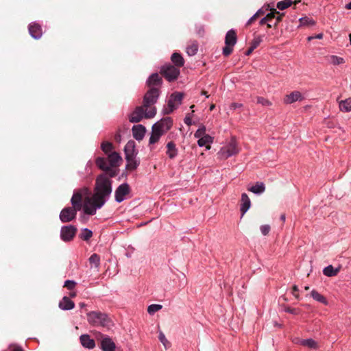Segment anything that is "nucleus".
<instances>
[{"mask_svg":"<svg viewBox=\"0 0 351 351\" xmlns=\"http://www.w3.org/2000/svg\"><path fill=\"white\" fill-rule=\"evenodd\" d=\"M162 306L161 304H153L148 306L147 312L149 315H154L157 311L162 309Z\"/></svg>","mask_w":351,"mask_h":351,"instance_id":"nucleus-46","label":"nucleus"},{"mask_svg":"<svg viewBox=\"0 0 351 351\" xmlns=\"http://www.w3.org/2000/svg\"><path fill=\"white\" fill-rule=\"evenodd\" d=\"M340 270V267L335 268L332 265H330L323 269V274L328 277H333L337 275Z\"/></svg>","mask_w":351,"mask_h":351,"instance_id":"nucleus-28","label":"nucleus"},{"mask_svg":"<svg viewBox=\"0 0 351 351\" xmlns=\"http://www.w3.org/2000/svg\"><path fill=\"white\" fill-rule=\"evenodd\" d=\"M100 348L102 351H115L116 345L110 337L104 335L101 340Z\"/></svg>","mask_w":351,"mask_h":351,"instance_id":"nucleus-11","label":"nucleus"},{"mask_svg":"<svg viewBox=\"0 0 351 351\" xmlns=\"http://www.w3.org/2000/svg\"><path fill=\"white\" fill-rule=\"evenodd\" d=\"M58 306L63 311H69L75 307V303L69 297L64 296L59 302Z\"/></svg>","mask_w":351,"mask_h":351,"instance_id":"nucleus-20","label":"nucleus"},{"mask_svg":"<svg viewBox=\"0 0 351 351\" xmlns=\"http://www.w3.org/2000/svg\"><path fill=\"white\" fill-rule=\"evenodd\" d=\"M95 163L97 166L103 171L108 170L109 165H108V161L106 158L103 157H98L95 160Z\"/></svg>","mask_w":351,"mask_h":351,"instance_id":"nucleus-36","label":"nucleus"},{"mask_svg":"<svg viewBox=\"0 0 351 351\" xmlns=\"http://www.w3.org/2000/svg\"><path fill=\"white\" fill-rule=\"evenodd\" d=\"M13 351H24L21 347H16L14 348Z\"/></svg>","mask_w":351,"mask_h":351,"instance_id":"nucleus-62","label":"nucleus"},{"mask_svg":"<svg viewBox=\"0 0 351 351\" xmlns=\"http://www.w3.org/2000/svg\"><path fill=\"white\" fill-rule=\"evenodd\" d=\"M206 134V127L204 125H201L195 132L194 136L199 139V138L204 136Z\"/></svg>","mask_w":351,"mask_h":351,"instance_id":"nucleus-47","label":"nucleus"},{"mask_svg":"<svg viewBox=\"0 0 351 351\" xmlns=\"http://www.w3.org/2000/svg\"><path fill=\"white\" fill-rule=\"evenodd\" d=\"M69 295L71 298H74V297L76 296V292L75 291H71V292H70Z\"/></svg>","mask_w":351,"mask_h":351,"instance_id":"nucleus-61","label":"nucleus"},{"mask_svg":"<svg viewBox=\"0 0 351 351\" xmlns=\"http://www.w3.org/2000/svg\"><path fill=\"white\" fill-rule=\"evenodd\" d=\"M311 297L316 301L319 302H321L324 304H328V302L326 300V299L325 298V297H324L322 295H321L320 293H319L317 291L315 290H312L311 292Z\"/></svg>","mask_w":351,"mask_h":351,"instance_id":"nucleus-38","label":"nucleus"},{"mask_svg":"<svg viewBox=\"0 0 351 351\" xmlns=\"http://www.w3.org/2000/svg\"><path fill=\"white\" fill-rule=\"evenodd\" d=\"M77 211H80L79 210H77L74 207H65L64 208L59 215L60 220L62 223H67L73 221L77 215Z\"/></svg>","mask_w":351,"mask_h":351,"instance_id":"nucleus-9","label":"nucleus"},{"mask_svg":"<svg viewBox=\"0 0 351 351\" xmlns=\"http://www.w3.org/2000/svg\"><path fill=\"white\" fill-rule=\"evenodd\" d=\"M93 236V232L92 230H89L88 228H83L82 230V232L80 234V239H82L84 241H88Z\"/></svg>","mask_w":351,"mask_h":351,"instance_id":"nucleus-40","label":"nucleus"},{"mask_svg":"<svg viewBox=\"0 0 351 351\" xmlns=\"http://www.w3.org/2000/svg\"><path fill=\"white\" fill-rule=\"evenodd\" d=\"M101 148L105 154H108L112 149V144L110 142H103Z\"/></svg>","mask_w":351,"mask_h":351,"instance_id":"nucleus-48","label":"nucleus"},{"mask_svg":"<svg viewBox=\"0 0 351 351\" xmlns=\"http://www.w3.org/2000/svg\"><path fill=\"white\" fill-rule=\"evenodd\" d=\"M198 51V44L197 41H193L186 47V52L189 56H195Z\"/></svg>","mask_w":351,"mask_h":351,"instance_id":"nucleus-35","label":"nucleus"},{"mask_svg":"<svg viewBox=\"0 0 351 351\" xmlns=\"http://www.w3.org/2000/svg\"><path fill=\"white\" fill-rule=\"evenodd\" d=\"M339 107L341 111L345 112H349L351 111V99H346L341 100L339 104Z\"/></svg>","mask_w":351,"mask_h":351,"instance_id":"nucleus-33","label":"nucleus"},{"mask_svg":"<svg viewBox=\"0 0 351 351\" xmlns=\"http://www.w3.org/2000/svg\"><path fill=\"white\" fill-rule=\"evenodd\" d=\"M79 306H80V307L81 308H82L85 307L86 305V304H85V303H84V302H81V303H80V304H79Z\"/></svg>","mask_w":351,"mask_h":351,"instance_id":"nucleus-64","label":"nucleus"},{"mask_svg":"<svg viewBox=\"0 0 351 351\" xmlns=\"http://www.w3.org/2000/svg\"><path fill=\"white\" fill-rule=\"evenodd\" d=\"M286 312H288L289 313H291V314H296L297 313V310L295 308H288L285 310Z\"/></svg>","mask_w":351,"mask_h":351,"instance_id":"nucleus-57","label":"nucleus"},{"mask_svg":"<svg viewBox=\"0 0 351 351\" xmlns=\"http://www.w3.org/2000/svg\"><path fill=\"white\" fill-rule=\"evenodd\" d=\"M300 24L298 26V27H308V26H313L315 25V21L308 16L301 17L299 19Z\"/></svg>","mask_w":351,"mask_h":351,"instance_id":"nucleus-34","label":"nucleus"},{"mask_svg":"<svg viewBox=\"0 0 351 351\" xmlns=\"http://www.w3.org/2000/svg\"><path fill=\"white\" fill-rule=\"evenodd\" d=\"M270 12L267 14V15L262 18L259 22L260 25H264L268 22H270L271 19L275 18L276 14H279V12L276 10L275 8H270Z\"/></svg>","mask_w":351,"mask_h":351,"instance_id":"nucleus-31","label":"nucleus"},{"mask_svg":"<svg viewBox=\"0 0 351 351\" xmlns=\"http://www.w3.org/2000/svg\"><path fill=\"white\" fill-rule=\"evenodd\" d=\"M166 147H167L166 154L170 159H173L178 156V148L176 147V145L174 143V142H173V141L169 142L167 144Z\"/></svg>","mask_w":351,"mask_h":351,"instance_id":"nucleus-24","label":"nucleus"},{"mask_svg":"<svg viewBox=\"0 0 351 351\" xmlns=\"http://www.w3.org/2000/svg\"><path fill=\"white\" fill-rule=\"evenodd\" d=\"M112 181L108 177L107 173L99 175L95 180L91 200L99 202V206H104L108 201L112 191Z\"/></svg>","mask_w":351,"mask_h":351,"instance_id":"nucleus-1","label":"nucleus"},{"mask_svg":"<svg viewBox=\"0 0 351 351\" xmlns=\"http://www.w3.org/2000/svg\"><path fill=\"white\" fill-rule=\"evenodd\" d=\"M125 158L136 156L137 152L135 148V142L134 141H129L124 147Z\"/></svg>","mask_w":351,"mask_h":351,"instance_id":"nucleus-15","label":"nucleus"},{"mask_svg":"<svg viewBox=\"0 0 351 351\" xmlns=\"http://www.w3.org/2000/svg\"><path fill=\"white\" fill-rule=\"evenodd\" d=\"M158 339L162 343L165 348H168L170 346V343L167 339L165 335L162 332H160L158 335Z\"/></svg>","mask_w":351,"mask_h":351,"instance_id":"nucleus-49","label":"nucleus"},{"mask_svg":"<svg viewBox=\"0 0 351 351\" xmlns=\"http://www.w3.org/2000/svg\"><path fill=\"white\" fill-rule=\"evenodd\" d=\"M237 37L236 32L233 29L228 30L225 37V44L226 45L234 46L237 43Z\"/></svg>","mask_w":351,"mask_h":351,"instance_id":"nucleus-23","label":"nucleus"},{"mask_svg":"<svg viewBox=\"0 0 351 351\" xmlns=\"http://www.w3.org/2000/svg\"><path fill=\"white\" fill-rule=\"evenodd\" d=\"M213 141V138L208 134H206L204 136L199 138L197 141V145L199 147H202L206 144H210Z\"/></svg>","mask_w":351,"mask_h":351,"instance_id":"nucleus-37","label":"nucleus"},{"mask_svg":"<svg viewBox=\"0 0 351 351\" xmlns=\"http://www.w3.org/2000/svg\"><path fill=\"white\" fill-rule=\"evenodd\" d=\"M345 8L348 10H351V1L346 5Z\"/></svg>","mask_w":351,"mask_h":351,"instance_id":"nucleus-63","label":"nucleus"},{"mask_svg":"<svg viewBox=\"0 0 351 351\" xmlns=\"http://www.w3.org/2000/svg\"><path fill=\"white\" fill-rule=\"evenodd\" d=\"M239 152L237 143L235 140L232 139L228 144L221 148L219 154L222 158H228L236 155Z\"/></svg>","mask_w":351,"mask_h":351,"instance_id":"nucleus-6","label":"nucleus"},{"mask_svg":"<svg viewBox=\"0 0 351 351\" xmlns=\"http://www.w3.org/2000/svg\"><path fill=\"white\" fill-rule=\"evenodd\" d=\"M76 285V282L74 280H66L64 282V287L67 288L69 290H72Z\"/></svg>","mask_w":351,"mask_h":351,"instance_id":"nucleus-51","label":"nucleus"},{"mask_svg":"<svg viewBox=\"0 0 351 351\" xmlns=\"http://www.w3.org/2000/svg\"><path fill=\"white\" fill-rule=\"evenodd\" d=\"M303 99V96L299 91H293L289 95H287L284 99V102L287 104H291L293 102L301 101Z\"/></svg>","mask_w":351,"mask_h":351,"instance_id":"nucleus-19","label":"nucleus"},{"mask_svg":"<svg viewBox=\"0 0 351 351\" xmlns=\"http://www.w3.org/2000/svg\"><path fill=\"white\" fill-rule=\"evenodd\" d=\"M115 140L117 141H120V140H121V134H120V133H117V134H115Z\"/></svg>","mask_w":351,"mask_h":351,"instance_id":"nucleus-60","label":"nucleus"},{"mask_svg":"<svg viewBox=\"0 0 351 351\" xmlns=\"http://www.w3.org/2000/svg\"><path fill=\"white\" fill-rule=\"evenodd\" d=\"M178 106V105L173 102V99L169 98L167 103V108L163 109V114H168L171 113Z\"/></svg>","mask_w":351,"mask_h":351,"instance_id":"nucleus-39","label":"nucleus"},{"mask_svg":"<svg viewBox=\"0 0 351 351\" xmlns=\"http://www.w3.org/2000/svg\"><path fill=\"white\" fill-rule=\"evenodd\" d=\"M147 85L150 88L154 86L160 87L162 83V78L157 73H152L147 80Z\"/></svg>","mask_w":351,"mask_h":351,"instance_id":"nucleus-16","label":"nucleus"},{"mask_svg":"<svg viewBox=\"0 0 351 351\" xmlns=\"http://www.w3.org/2000/svg\"><path fill=\"white\" fill-rule=\"evenodd\" d=\"M160 73L167 81L173 82L176 80L180 75V69L176 66L167 64L161 67Z\"/></svg>","mask_w":351,"mask_h":351,"instance_id":"nucleus-5","label":"nucleus"},{"mask_svg":"<svg viewBox=\"0 0 351 351\" xmlns=\"http://www.w3.org/2000/svg\"><path fill=\"white\" fill-rule=\"evenodd\" d=\"M171 60L174 64V66L181 67L184 64V60L182 55L179 53L175 52L171 55Z\"/></svg>","mask_w":351,"mask_h":351,"instance_id":"nucleus-29","label":"nucleus"},{"mask_svg":"<svg viewBox=\"0 0 351 351\" xmlns=\"http://www.w3.org/2000/svg\"><path fill=\"white\" fill-rule=\"evenodd\" d=\"M184 122L186 125L190 126L193 124V122H192V120H191V118L189 115H187L185 117L184 119Z\"/></svg>","mask_w":351,"mask_h":351,"instance_id":"nucleus-56","label":"nucleus"},{"mask_svg":"<svg viewBox=\"0 0 351 351\" xmlns=\"http://www.w3.org/2000/svg\"><path fill=\"white\" fill-rule=\"evenodd\" d=\"M293 3L292 0H283L278 1L276 4V8L280 10H284L291 5Z\"/></svg>","mask_w":351,"mask_h":351,"instance_id":"nucleus-43","label":"nucleus"},{"mask_svg":"<svg viewBox=\"0 0 351 351\" xmlns=\"http://www.w3.org/2000/svg\"><path fill=\"white\" fill-rule=\"evenodd\" d=\"M263 36H264L259 35L254 38L251 43L250 48L245 52L246 56H250L252 53V51L258 47V46L263 41Z\"/></svg>","mask_w":351,"mask_h":351,"instance_id":"nucleus-26","label":"nucleus"},{"mask_svg":"<svg viewBox=\"0 0 351 351\" xmlns=\"http://www.w3.org/2000/svg\"><path fill=\"white\" fill-rule=\"evenodd\" d=\"M28 30L30 36L34 39H39L43 35L42 27L36 22L29 25Z\"/></svg>","mask_w":351,"mask_h":351,"instance_id":"nucleus-12","label":"nucleus"},{"mask_svg":"<svg viewBox=\"0 0 351 351\" xmlns=\"http://www.w3.org/2000/svg\"><path fill=\"white\" fill-rule=\"evenodd\" d=\"M77 232V228L73 225L63 226L60 230V239L64 242L73 240Z\"/></svg>","mask_w":351,"mask_h":351,"instance_id":"nucleus-10","label":"nucleus"},{"mask_svg":"<svg viewBox=\"0 0 351 351\" xmlns=\"http://www.w3.org/2000/svg\"><path fill=\"white\" fill-rule=\"evenodd\" d=\"M314 38H317V39H322L323 38V34L320 33V34H316L315 36H314Z\"/></svg>","mask_w":351,"mask_h":351,"instance_id":"nucleus-59","label":"nucleus"},{"mask_svg":"<svg viewBox=\"0 0 351 351\" xmlns=\"http://www.w3.org/2000/svg\"><path fill=\"white\" fill-rule=\"evenodd\" d=\"M233 47L232 45H226L223 48V55L226 57L230 56L232 51H233Z\"/></svg>","mask_w":351,"mask_h":351,"instance_id":"nucleus-50","label":"nucleus"},{"mask_svg":"<svg viewBox=\"0 0 351 351\" xmlns=\"http://www.w3.org/2000/svg\"><path fill=\"white\" fill-rule=\"evenodd\" d=\"M183 97H184L183 93H180V92L173 93L170 96V99H173V102H175L178 106L181 104Z\"/></svg>","mask_w":351,"mask_h":351,"instance_id":"nucleus-42","label":"nucleus"},{"mask_svg":"<svg viewBox=\"0 0 351 351\" xmlns=\"http://www.w3.org/2000/svg\"><path fill=\"white\" fill-rule=\"evenodd\" d=\"M82 346L88 349H93L95 347L94 339H91L88 335L84 334L80 337Z\"/></svg>","mask_w":351,"mask_h":351,"instance_id":"nucleus-18","label":"nucleus"},{"mask_svg":"<svg viewBox=\"0 0 351 351\" xmlns=\"http://www.w3.org/2000/svg\"><path fill=\"white\" fill-rule=\"evenodd\" d=\"M278 14V16H275V18H276V22H275V23L274 24V26H277V25H278V23H280V22L282 21V17H283V16L285 15V13H280V12H279V14Z\"/></svg>","mask_w":351,"mask_h":351,"instance_id":"nucleus-55","label":"nucleus"},{"mask_svg":"<svg viewBox=\"0 0 351 351\" xmlns=\"http://www.w3.org/2000/svg\"><path fill=\"white\" fill-rule=\"evenodd\" d=\"M328 61L333 65H339L344 62V60L343 58L334 55L330 56L328 58Z\"/></svg>","mask_w":351,"mask_h":351,"instance_id":"nucleus-41","label":"nucleus"},{"mask_svg":"<svg viewBox=\"0 0 351 351\" xmlns=\"http://www.w3.org/2000/svg\"><path fill=\"white\" fill-rule=\"evenodd\" d=\"M88 323L95 327H107L110 326V319L107 314L100 311H90L87 313Z\"/></svg>","mask_w":351,"mask_h":351,"instance_id":"nucleus-3","label":"nucleus"},{"mask_svg":"<svg viewBox=\"0 0 351 351\" xmlns=\"http://www.w3.org/2000/svg\"><path fill=\"white\" fill-rule=\"evenodd\" d=\"M257 103L265 106L271 105V102L268 99L262 97H259L257 98Z\"/></svg>","mask_w":351,"mask_h":351,"instance_id":"nucleus-52","label":"nucleus"},{"mask_svg":"<svg viewBox=\"0 0 351 351\" xmlns=\"http://www.w3.org/2000/svg\"><path fill=\"white\" fill-rule=\"evenodd\" d=\"M298 291V288L296 285H294L293 287V295H294L296 298H298V296L295 294V292Z\"/></svg>","mask_w":351,"mask_h":351,"instance_id":"nucleus-58","label":"nucleus"},{"mask_svg":"<svg viewBox=\"0 0 351 351\" xmlns=\"http://www.w3.org/2000/svg\"><path fill=\"white\" fill-rule=\"evenodd\" d=\"M73 207L80 210L82 207V195L80 192H74L71 199Z\"/></svg>","mask_w":351,"mask_h":351,"instance_id":"nucleus-21","label":"nucleus"},{"mask_svg":"<svg viewBox=\"0 0 351 351\" xmlns=\"http://www.w3.org/2000/svg\"><path fill=\"white\" fill-rule=\"evenodd\" d=\"M127 165L125 168L130 171L135 170L140 165V160L136 158V156L130 157L125 158Z\"/></svg>","mask_w":351,"mask_h":351,"instance_id":"nucleus-27","label":"nucleus"},{"mask_svg":"<svg viewBox=\"0 0 351 351\" xmlns=\"http://www.w3.org/2000/svg\"><path fill=\"white\" fill-rule=\"evenodd\" d=\"M265 190V186L263 182H256V184L249 189V191L254 194L260 195Z\"/></svg>","mask_w":351,"mask_h":351,"instance_id":"nucleus-32","label":"nucleus"},{"mask_svg":"<svg viewBox=\"0 0 351 351\" xmlns=\"http://www.w3.org/2000/svg\"><path fill=\"white\" fill-rule=\"evenodd\" d=\"M143 106H137L134 110L129 115L128 119L131 123H138L143 117L151 119L156 114V108L155 106L151 107L149 109L144 110Z\"/></svg>","mask_w":351,"mask_h":351,"instance_id":"nucleus-2","label":"nucleus"},{"mask_svg":"<svg viewBox=\"0 0 351 351\" xmlns=\"http://www.w3.org/2000/svg\"><path fill=\"white\" fill-rule=\"evenodd\" d=\"M295 343L300 344L301 346L311 348V349H317L318 348V344L317 341L314 339H297V341H294Z\"/></svg>","mask_w":351,"mask_h":351,"instance_id":"nucleus-22","label":"nucleus"},{"mask_svg":"<svg viewBox=\"0 0 351 351\" xmlns=\"http://www.w3.org/2000/svg\"><path fill=\"white\" fill-rule=\"evenodd\" d=\"M163 134L160 132L158 130L154 129L152 127V133L149 140V144L153 145L157 143Z\"/></svg>","mask_w":351,"mask_h":351,"instance_id":"nucleus-30","label":"nucleus"},{"mask_svg":"<svg viewBox=\"0 0 351 351\" xmlns=\"http://www.w3.org/2000/svg\"><path fill=\"white\" fill-rule=\"evenodd\" d=\"M261 233L265 236L269 234L270 231V226L269 225H262L260 228Z\"/></svg>","mask_w":351,"mask_h":351,"instance_id":"nucleus-53","label":"nucleus"},{"mask_svg":"<svg viewBox=\"0 0 351 351\" xmlns=\"http://www.w3.org/2000/svg\"><path fill=\"white\" fill-rule=\"evenodd\" d=\"M241 203L240 206V210L241 213V216L243 217L246 213V212L250 209L251 206V202L248 195L245 193L241 195Z\"/></svg>","mask_w":351,"mask_h":351,"instance_id":"nucleus-17","label":"nucleus"},{"mask_svg":"<svg viewBox=\"0 0 351 351\" xmlns=\"http://www.w3.org/2000/svg\"><path fill=\"white\" fill-rule=\"evenodd\" d=\"M173 125V120L171 117H167L161 119L160 121L156 122L152 127L158 130L163 135L166 134Z\"/></svg>","mask_w":351,"mask_h":351,"instance_id":"nucleus-7","label":"nucleus"},{"mask_svg":"<svg viewBox=\"0 0 351 351\" xmlns=\"http://www.w3.org/2000/svg\"><path fill=\"white\" fill-rule=\"evenodd\" d=\"M120 160H121V157L116 152H114L108 155V161L109 163V166L111 167L118 166Z\"/></svg>","mask_w":351,"mask_h":351,"instance_id":"nucleus-25","label":"nucleus"},{"mask_svg":"<svg viewBox=\"0 0 351 351\" xmlns=\"http://www.w3.org/2000/svg\"><path fill=\"white\" fill-rule=\"evenodd\" d=\"M131 191L129 184L126 182L120 184L114 191V199L117 203H121L126 199Z\"/></svg>","mask_w":351,"mask_h":351,"instance_id":"nucleus-8","label":"nucleus"},{"mask_svg":"<svg viewBox=\"0 0 351 351\" xmlns=\"http://www.w3.org/2000/svg\"><path fill=\"white\" fill-rule=\"evenodd\" d=\"M133 137L138 141L143 140L145 136L146 129L143 125H135L132 127Z\"/></svg>","mask_w":351,"mask_h":351,"instance_id":"nucleus-14","label":"nucleus"},{"mask_svg":"<svg viewBox=\"0 0 351 351\" xmlns=\"http://www.w3.org/2000/svg\"><path fill=\"white\" fill-rule=\"evenodd\" d=\"M265 11L264 10L263 8H261L258 9L256 11V12L247 20L245 25L246 26L250 25L258 16L265 14Z\"/></svg>","mask_w":351,"mask_h":351,"instance_id":"nucleus-45","label":"nucleus"},{"mask_svg":"<svg viewBox=\"0 0 351 351\" xmlns=\"http://www.w3.org/2000/svg\"><path fill=\"white\" fill-rule=\"evenodd\" d=\"M99 202L96 200H92V202L90 204H86L84 206V212L85 214L89 215H95L97 210L101 208L104 206H99Z\"/></svg>","mask_w":351,"mask_h":351,"instance_id":"nucleus-13","label":"nucleus"},{"mask_svg":"<svg viewBox=\"0 0 351 351\" xmlns=\"http://www.w3.org/2000/svg\"><path fill=\"white\" fill-rule=\"evenodd\" d=\"M106 171L108 172V177L110 179L111 178H114L117 175V171L112 169L111 167L109 166L108 170H106Z\"/></svg>","mask_w":351,"mask_h":351,"instance_id":"nucleus-54","label":"nucleus"},{"mask_svg":"<svg viewBox=\"0 0 351 351\" xmlns=\"http://www.w3.org/2000/svg\"><path fill=\"white\" fill-rule=\"evenodd\" d=\"M160 91L158 88H150L145 94L143 99V106L145 108H151L154 105L160 97Z\"/></svg>","mask_w":351,"mask_h":351,"instance_id":"nucleus-4","label":"nucleus"},{"mask_svg":"<svg viewBox=\"0 0 351 351\" xmlns=\"http://www.w3.org/2000/svg\"><path fill=\"white\" fill-rule=\"evenodd\" d=\"M88 261L90 264L94 265L95 268L98 269L100 265V257L97 254H93Z\"/></svg>","mask_w":351,"mask_h":351,"instance_id":"nucleus-44","label":"nucleus"}]
</instances>
